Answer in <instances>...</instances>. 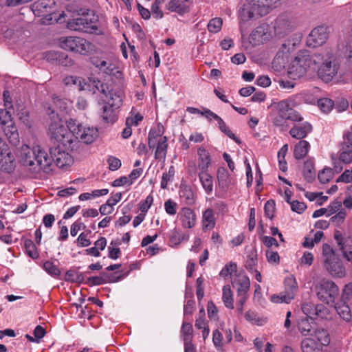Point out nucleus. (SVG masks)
Here are the masks:
<instances>
[{
	"mask_svg": "<svg viewBox=\"0 0 352 352\" xmlns=\"http://www.w3.org/2000/svg\"><path fill=\"white\" fill-rule=\"evenodd\" d=\"M67 25L68 28L72 30L82 31L85 32L92 33V30H97V28L91 24V21L85 16L70 20L68 21Z\"/></svg>",
	"mask_w": 352,
	"mask_h": 352,
	"instance_id": "obj_20",
	"label": "nucleus"
},
{
	"mask_svg": "<svg viewBox=\"0 0 352 352\" xmlns=\"http://www.w3.org/2000/svg\"><path fill=\"white\" fill-rule=\"evenodd\" d=\"M195 327L199 329H201L202 328L206 327L208 325L206 323L205 319V312L203 309H201L199 311V316L195 321Z\"/></svg>",
	"mask_w": 352,
	"mask_h": 352,
	"instance_id": "obj_62",
	"label": "nucleus"
},
{
	"mask_svg": "<svg viewBox=\"0 0 352 352\" xmlns=\"http://www.w3.org/2000/svg\"><path fill=\"white\" fill-rule=\"evenodd\" d=\"M298 329L304 336H313L315 331L314 327L308 320H301L298 324Z\"/></svg>",
	"mask_w": 352,
	"mask_h": 352,
	"instance_id": "obj_41",
	"label": "nucleus"
},
{
	"mask_svg": "<svg viewBox=\"0 0 352 352\" xmlns=\"http://www.w3.org/2000/svg\"><path fill=\"white\" fill-rule=\"evenodd\" d=\"M284 285V292L287 294L292 295V300H293L298 289V283L296 278L293 275L288 276L285 278Z\"/></svg>",
	"mask_w": 352,
	"mask_h": 352,
	"instance_id": "obj_34",
	"label": "nucleus"
},
{
	"mask_svg": "<svg viewBox=\"0 0 352 352\" xmlns=\"http://www.w3.org/2000/svg\"><path fill=\"white\" fill-rule=\"evenodd\" d=\"M314 292L321 302L333 305L338 296L339 288L333 280L322 278L315 285Z\"/></svg>",
	"mask_w": 352,
	"mask_h": 352,
	"instance_id": "obj_8",
	"label": "nucleus"
},
{
	"mask_svg": "<svg viewBox=\"0 0 352 352\" xmlns=\"http://www.w3.org/2000/svg\"><path fill=\"white\" fill-rule=\"evenodd\" d=\"M312 126L309 122H304L302 124H294L289 133L292 138L301 140L306 138L312 131Z\"/></svg>",
	"mask_w": 352,
	"mask_h": 352,
	"instance_id": "obj_22",
	"label": "nucleus"
},
{
	"mask_svg": "<svg viewBox=\"0 0 352 352\" xmlns=\"http://www.w3.org/2000/svg\"><path fill=\"white\" fill-rule=\"evenodd\" d=\"M72 149H68L62 146V144L55 145L50 148V155L49 156L52 159V162H54L57 166L63 168L67 166H69L73 159L69 154L68 151Z\"/></svg>",
	"mask_w": 352,
	"mask_h": 352,
	"instance_id": "obj_14",
	"label": "nucleus"
},
{
	"mask_svg": "<svg viewBox=\"0 0 352 352\" xmlns=\"http://www.w3.org/2000/svg\"><path fill=\"white\" fill-rule=\"evenodd\" d=\"M294 50V45L290 42L285 43L279 47L273 61L272 68L274 71L280 72L285 66L292 51Z\"/></svg>",
	"mask_w": 352,
	"mask_h": 352,
	"instance_id": "obj_15",
	"label": "nucleus"
},
{
	"mask_svg": "<svg viewBox=\"0 0 352 352\" xmlns=\"http://www.w3.org/2000/svg\"><path fill=\"white\" fill-rule=\"evenodd\" d=\"M9 123L10 124L4 128V133L10 142L13 145H16L19 142V134L15 124L12 121Z\"/></svg>",
	"mask_w": 352,
	"mask_h": 352,
	"instance_id": "obj_35",
	"label": "nucleus"
},
{
	"mask_svg": "<svg viewBox=\"0 0 352 352\" xmlns=\"http://www.w3.org/2000/svg\"><path fill=\"white\" fill-rule=\"evenodd\" d=\"M277 113L282 120H289L293 122H301L302 116L296 110L289 107L285 100L279 102L277 104Z\"/></svg>",
	"mask_w": 352,
	"mask_h": 352,
	"instance_id": "obj_17",
	"label": "nucleus"
},
{
	"mask_svg": "<svg viewBox=\"0 0 352 352\" xmlns=\"http://www.w3.org/2000/svg\"><path fill=\"white\" fill-rule=\"evenodd\" d=\"M92 63L98 69L107 74H113L116 69L115 63L109 58H94L92 59Z\"/></svg>",
	"mask_w": 352,
	"mask_h": 352,
	"instance_id": "obj_26",
	"label": "nucleus"
},
{
	"mask_svg": "<svg viewBox=\"0 0 352 352\" xmlns=\"http://www.w3.org/2000/svg\"><path fill=\"white\" fill-rule=\"evenodd\" d=\"M197 164L193 161L188 163V171L191 175H196L197 170L199 172L208 171L211 165L212 159L210 152L204 146H199L197 150Z\"/></svg>",
	"mask_w": 352,
	"mask_h": 352,
	"instance_id": "obj_12",
	"label": "nucleus"
},
{
	"mask_svg": "<svg viewBox=\"0 0 352 352\" xmlns=\"http://www.w3.org/2000/svg\"><path fill=\"white\" fill-rule=\"evenodd\" d=\"M335 309L338 315L345 321H349L351 318V310L347 304L343 302H338Z\"/></svg>",
	"mask_w": 352,
	"mask_h": 352,
	"instance_id": "obj_39",
	"label": "nucleus"
},
{
	"mask_svg": "<svg viewBox=\"0 0 352 352\" xmlns=\"http://www.w3.org/2000/svg\"><path fill=\"white\" fill-rule=\"evenodd\" d=\"M166 212L169 215H175L177 213V204L171 199H168L164 203Z\"/></svg>",
	"mask_w": 352,
	"mask_h": 352,
	"instance_id": "obj_60",
	"label": "nucleus"
},
{
	"mask_svg": "<svg viewBox=\"0 0 352 352\" xmlns=\"http://www.w3.org/2000/svg\"><path fill=\"white\" fill-rule=\"evenodd\" d=\"M157 147L155 153L156 159H165L167 151V138L165 136H162L160 134H157L155 131L151 130L148 133V142L149 148H153Z\"/></svg>",
	"mask_w": 352,
	"mask_h": 352,
	"instance_id": "obj_13",
	"label": "nucleus"
},
{
	"mask_svg": "<svg viewBox=\"0 0 352 352\" xmlns=\"http://www.w3.org/2000/svg\"><path fill=\"white\" fill-rule=\"evenodd\" d=\"M11 115L10 112L6 109L0 108V124L6 125L11 122Z\"/></svg>",
	"mask_w": 352,
	"mask_h": 352,
	"instance_id": "obj_64",
	"label": "nucleus"
},
{
	"mask_svg": "<svg viewBox=\"0 0 352 352\" xmlns=\"http://www.w3.org/2000/svg\"><path fill=\"white\" fill-rule=\"evenodd\" d=\"M60 47L65 50L87 55L95 49L91 42L81 37L67 36L60 38Z\"/></svg>",
	"mask_w": 352,
	"mask_h": 352,
	"instance_id": "obj_9",
	"label": "nucleus"
},
{
	"mask_svg": "<svg viewBox=\"0 0 352 352\" xmlns=\"http://www.w3.org/2000/svg\"><path fill=\"white\" fill-rule=\"evenodd\" d=\"M268 32V27L265 25L258 26L254 31L252 32L250 36V41L254 45H258L267 41L270 38Z\"/></svg>",
	"mask_w": 352,
	"mask_h": 352,
	"instance_id": "obj_23",
	"label": "nucleus"
},
{
	"mask_svg": "<svg viewBox=\"0 0 352 352\" xmlns=\"http://www.w3.org/2000/svg\"><path fill=\"white\" fill-rule=\"evenodd\" d=\"M25 248L26 253L30 257L36 258L38 256L36 248L31 240H26L25 241Z\"/></svg>",
	"mask_w": 352,
	"mask_h": 352,
	"instance_id": "obj_53",
	"label": "nucleus"
},
{
	"mask_svg": "<svg viewBox=\"0 0 352 352\" xmlns=\"http://www.w3.org/2000/svg\"><path fill=\"white\" fill-rule=\"evenodd\" d=\"M177 219L184 228L190 229L196 224L197 214L193 209L184 207L178 212Z\"/></svg>",
	"mask_w": 352,
	"mask_h": 352,
	"instance_id": "obj_19",
	"label": "nucleus"
},
{
	"mask_svg": "<svg viewBox=\"0 0 352 352\" xmlns=\"http://www.w3.org/2000/svg\"><path fill=\"white\" fill-rule=\"evenodd\" d=\"M244 317L247 321L252 324L262 325L264 322V320L260 318L255 312L252 311H248Z\"/></svg>",
	"mask_w": 352,
	"mask_h": 352,
	"instance_id": "obj_48",
	"label": "nucleus"
},
{
	"mask_svg": "<svg viewBox=\"0 0 352 352\" xmlns=\"http://www.w3.org/2000/svg\"><path fill=\"white\" fill-rule=\"evenodd\" d=\"M274 210H275V204L274 201L269 200L267 201L264 206V210H265V214L267 217H268L270 219H272L274 217Z\"/></svg>",
	"mask_w": 352,
	"mask_h": 352,
	"instance_id": "obj_59",
	"label": "nucleus"
},
{
	"mask_svg": "<svg viewBox=\"0 0 352 352\" xmlns=\"http://www.w3.org/2000/svg\"><path fill=\"white\" fill-rule=\"evenodd\" d=\"M235 274H237L236 264L233 262H230L229 263L226 265L219 273L220 276L223 278H226L230 276L231 278L234 276Z\"/></svg>",
	"mask_w": 352,
	"mask_h": 352,
	"instance_id": "obj_44",
	"label": "nucleus"
},
{
	"mask_svg": "<svg viewBox=\"0 0 352 352\" xmlns=\"http://www.w3.org/2000/svg\"><path fill=\"white\" fill-rule=\"evenodd\" d=\"M280 0H241L238 8V19L241 31L242 23L257 20L268 14Z\"/></svg>",
	"mask_w": 352,
	"mask_h": 352,
	"instance_id": "obj_1",
	"label": "nucleus"
},
{
	"mask_svg": "<svg viewBox=\"0 0 352 352\" xmlns=\"http://www.w3.org/2000/svg\"><path fill=\"white\" fill-rule=\"evenodd\" d=\"M302 173L305 177L313 178L315 176L314 164L311 160L304 163Z\"/></svg>",
	"mask_w": 352,
	"mask_h": 352,
	"instance_id": "obj_49",
	"label": "nucleus"
},
{
	"mask_svg": "<svg viewBox=\"0 0 352 352\" xmlns=\"http://www.w3.org/2000/svg\"><path fill=\"white\" fill-rule=\"evenodd\" d=\"M318 343L319 346H327L330 342V338L327 331L324 329L315 330L314 336H311Z\"/></svg>",
	"mask_w": 352,
	"mask_h": 352,
	"instance_id": "obj_38",
	"label": "nucleus"
},
{
	"mask_svg": "<svg viewBox=\"0 0 352 352\" xmlns=\"http://www.w3.org/2000/svg\"><path fill=\"white\" fill-rule=\"evenodd\" d=\"M307 70L305 66H302L297 60H293L288 67L287 75L289 78L296 80L302 77Z\"/></svg>",
	"mask_w": 352,
	"mask_h": 352,
	"instance_id": "obj_28",
	"label": "nucleus"
},
{
	"mask_svg": "<svg viewBox=\"0 0 352 352\" xmlns=\"http://www.w3.org/2000/svg\"><path fill=\"white\" fill-rule=\"evenodd\" d=\"M339 161L344 164H349L352 162V146L341 144Z\"/></svg>",
	"mask_w": 352,
	"mask_h": 352,
	"instance_id": "obj_37",
	"label": "nucleus"
},
{
	"mask_svg": "<svg viewBox=\"0 0 352 352\" xmlns=\"http://www.w3.org/2000/svg\"><path fill=\"white\" fill-rule=\"evenodd\" d=\"M318 105L323 112L328 113L333 107V101L327 98H321L318 101Z\"/></svg>",
	"mask_w": 352,
	"mask_h": 352,
	"instance_id": "obj_51",
	"label": "nucleus"
},
{
	"mask_svg": "<svg viewBox=\"0 0 352 352\" xmlns=\"http://www.w3.org/2000/svg\"><path fill=\"white\" fill-rule=\"evenodd\" d=\"M180 198L186 204L192 205L195 201L194 193L190 188H184L179 190Z\"/></svg>",
	"mask_w": 352,
	"mask_h": 352,
	"instance_id": "obj_43",
	"label": "nucleus"
},
{
	"mask_svg": "<svg viewBox=\"0 0 352 352\" xmlns=\"http://www.w3.org/2000/svg\"><path fill=\"white\" fill-rule=\"evenodd\" d=\"M301 309L305 314L311 318L314 316H320V313L322 311V309H326V308L322 305H318L317 306H314V305L311 302H303L301 306Z\"/></svg>",
	"mask_w": 352,
	"mask_h": 352,
	"instance_id": "obj_32",
	"label": "nucleus"
},
{
	"mask_svg": "<svg viewBox=\"0 0 352 352\" xmlns=\"http://www.w3.org/2000/svg\"><path fill=\"white\" fill-rule=\"evenodd\" d=\"M192 326L190 323L184 322L181 329L183 340L186 341V339H188V340H192Z\"/></svg>",
	"mask_w": 352,
	"mask_h": 352,
	"instance_id": "obj_54",
	"label": "nucleus"
},
{
	"mask_svg": "<svg viewBox=\"0 0 352 352\" xmlns=\"http://www.w3.org/2000/svg\"><path fill=\"white\" fill-rule=\"evenodd\" d=\"M189 0H170L166 5V8L179 15H184L190 11L188 4Z\"/></svg>",
	"mask_w": 352,
	"mask_h": 352,
	"instance_id": "obj_24",
	"label": "nucleus"
},
{
	"mask_svg": "<svg viewBox=\"0 0 352 352\" xmlns=\"http://www.w3.org/2000/svg\"><path fill=\"white\" fill-rule=\"evenodd\" d=\"M53 103L54 105V107L53 108V109H52V107H48V113H47L49 115H51V116L53 115L52 113V111L53 110H54V111H55L56 109H63L66 108V104H67L66 102L57 96L53 98ZM56 113H57L54 112V114H56Z\"/></svg>",
	"mask_w": 352,
	"mask_h": 352,
	"instance_id": "obj_57",
	"label": "nucleus"
},
{
	"mask_svg": "<svg viewBox=\"0 0 352 352\" xmlns=\"http://www.w3.org/2000/svg\"><path fill=\"white\" fill-rule=\"evenodd\" d=\"M288 151V145L284 144L278 152V160L279 168L280 170L285 172L287 169V162L285 160V155Z\"/></svg>",
	"mask_w": 352,
	"mask_h": 352,
	"instance_id": "obj_42",
	"label": "nucleus"
},
{
	"mask_svg": "<svg viewBox=\"0 0 352 352\" xmlns=\"http://www.w3.org/2000/svg\"><path fill=\"white\" fill-rule=\"evenodd\" d=\"M69 127L73 132V137L75 142L80 139L85 144H91L94 142L98 136V131L94 126H89L78 123L77 121L70 119Z\"/></svg>",
	"mask_w": 352,
	"mask_h": 352,
	"instance_id": "obj_10",
	"label": "nucleus"
},
{
	"mask_svg": "<svg viewBox=\"0 0 352 352\" xmlns=\"http://www.w3.org/2000/svg\"><path fill=\"white\" fill-rule=\"evenodd\" d=\"M201 223L203 230H211L215 227L216 218L211 208H208L203 212Z\"/></svg>",
	"mask_w": 352,
	"mask_h": 352,
	"instance_id": "obj_29",
	"label": "nucleus"
},
{
	"mask_svg": "<svg viewBox=\"0 0 352 352\" xmlns=\"http://www.w3.org/2000/svg\"><path fill=\"white\" fill-rule=\"evenodd\" d=\"M0 166L6 172L12 171L15 167L14 157L8 145L0 138Z\"/></svg>",
	"mask_w": 352,
	"mask_h": 352,
	"instance_id": "obj_16",
	"label": "nucleus"
},
{
	"mask_svg": "<svg viewBox=\"0 0 352 352\" xmlns=\"http://www.w3.org/2000/svg\"><path fill=\"white\" fill-rule=\"evenodd\" d=\"M310 149V144L306 141L301 140L295 146L294 148V157L296 160L304 158Z\"/></svg>",
	"mask_w": 352,
	"mask_h": 352,
	"instance_id": "obj_31",
	"label": "nucleus"
},
{
	"mask_svg": "<svg viewBox=\"0 0 352 352\" xmlns=\"http://www.w3.org/2000/svg\"><path fill=\"white\" fill-rule=\"evenodd\" d=\"M50 116L51 122L49 124V134L51 140L55 145L62 144L68 149H74L75 139L73 137V132L69 127V120L66 122L60 118L58 113L54 114V110Z\"/></svg>",
	"mask_w": 352,
	"mask_h": 352,
	"instance_id": "obj_2",
	"label": "nucleus"
},
{
	"mask_svg": "<svg viewBox=\"0 0 352 352\" xmlns=\"http://www.w3.org/2000/svg\"><path fill=\"white\" fill-rule=\"evenodd\" d=\"M302 352H318L320 347L316 340L312 337L303 339L301 342Z\"/></svg>",
	"mask_w": 352,
	"mask_h": 352,
	"instance_id": "obj_36",
	"label": "nucleus"
},
{
	"mask_svg": "<svg viewBox=\"0 0 352 352\" xmlns=\"http://www.w3.org/2000/svg\"><path fill=\"white\" fill-rule=\"evenodd\" d=\"M175 175V169L173 166H170L168 172L164 173L162 177L161 188L165 189L169 182H170Z\"/></svg>",
	"mask_w": 352,
	"mask_h": 352,
	"instance_id": "obj_50",
	"label": "nucleus"
},
{
	"mask_svg": "<svg viewBox=\"0 0 352 352\" xmlns=\"http://www.w3.org/2000/svg\"><path fill=\"white\" fill-rule=\"evenodd\" d=\"M222 300L227 308L233 309L234 307V300L232 292L229 285H225L222 289Z\"/></svg>",
	"mask_w": 352,
	"mask_h": 352,
	"instance_id": "obj_40",
	"label": "nucleus"
},
{
	"mask_svg": "<svg viewBox=\"0 0 352 352\" xmlns=\"http://www.w3.org/2000/svg\"><path fill=\"white\" fill-rule=\"evenodd\" d=\"M199 178L204 190L208 195L211 194L213 190V180L208 171L199 172Z\"/></svg>",
	"mask_w": 352,
	"mask_h": 352,
	"instance_id": "obj_33",
	"label": "nucleus"
},
{
	"mask_svg": "<svg viewBox=\"0 0 352 352\" xmlns=\"http://www.w3.org/2000/svg\"><path fill=\"white\" fill-rule=\"evenodd\" d=\"M66 85L74 86L79 91L104 92V85L98 80L89 78L85 81L83 78L73 76H67L63 80Z\"/></svg>",
	"mask_w": 352,
	"mask_h": 352,
	"instance_id": "obj_11",
	"label": "nucleus"
},
{
	"mask_svg": "<svg viewBox=\"0 0 352 352\" xmlns=\"http://www.w3.org/2000/svg\"><path fill=\"white\" fill-rule=\"evenodd\" d=\"M223 21L221 18H214L208 23V29L210 32L217 33L219 32L222 27Z\"/></svg>",
	"mask_w": 352,
	"mask_h": 352,
	"instance_id": "obj_47",
	"label": "nucleus"
},
{
	"mask_svg": "<svg viewBox=\"0 0 352 352\" xmlns=\"http://www.w3.org/2000/svg\"><path fill=\"white\" fill-rule=\"evenodd\" d=\"M43 269L47 274L54 277H57L60 274L58 267L54 263L49 261L43 263Z\"/></svg>",
	"mask_w": 352,
	"mask_h": 352,
	"instance_id": "obj_46",
	"label": "nucleus"
},
{
	"mask_svg": "<svg viewBox=\"0 0 352 352\" xmlns=\"http://www.w3.org/2000/svg\"><path fill=\"white\" fill-rule=\"evenodd\" d=\"M270 300L274 303H289L292 300V295L287 294L283 292L278 294L272 295Z\"/></svg>",
	"mask_w": 352,
	"mask_h": 352,
	"instance_id": "obj_45",
	"label": "nucleus"
},
{
	"mask_svg": "<svg viewBox=\"0 0 352 352\" xmlns=\"http://www.w3.org/2000/svg\"><path fill=\"white\" fill-rule=\"evenodd\" d=\"M293 27L292 21L287 15L279 16L276 21L274 28L278 33H285Z\"/></svg>",
	"mask_w": 352,
	"mask_h": 352,
	"instance_id": "obj_30",
	"label": "nucleus"
},
{
	"mask_svg": "<svg viewBox=\"0 0 352 352\" xmlns=\"http://www.w3.org/2000/svg\"><path fill=\"white\" fill-rule=\"evenodd\" d=\"M107 86L104 85V88ZM104 94L107 99L103 103L101 111V117L106 123L113 124L118 118L119 109L122 104L123 94L121 92H116L113 90Z\"/></svg>",
	"mask_w": 352,
	"mask_h": 352,
	"instance_id": "obj_5",
	"label": "nucleus"
},
{
	"mask_svg": "<svg viewBox=\"0 0 352 352\" xmlns=\"http://www.w3.org/2000/svg\"><path fill=\"white\" fill-rule=\"evenodd\" d=\"M315 60L316 65H320L318 75L322 80L327 82L336 76L340 65L331 50L326 49L316 53Z\"/></svg>",
	"mask_w": 352,
	"mask_h": 352,
	"instance_id": "obj_4",
	"label": "nucleus"
},
{
	"mask_svg": "<svg viewBox=\"0 0 352 352\" xmlns=\"http://www.w3.org/2000/svg\"><path fill=\"white\" fill-rule=\"evenodd\" d=\"M222 333L218 329L214 330L212 333V342L217 349H220L222 347Z\"/></svg>",
	"mask_w": 352,
	"mask_h": 352,
	"instance_id": "obj_61",
	"label": "nucleus"
},
{
	"mask_svg": "<svg viewBox=\"0 0 352 352\" xmlns=\"http://www.w3.org/2000/svg\"><path fill=\"white\" fill-rule=\"evenodd\" d=\"M162 3V0H155L151 6V12L153 16L156 19H160L163 17V12L160 8V4Z\"/></svg>",
	"mask_w": 352,
	"mask_h": 352,
	"instance_id": "obj_58",
	"label": "nucleus"
},
{
	"mask_svg": "<svg viewBox=\"0 0 352 352\" xmlns=\"http://www.w3.org/2000/svg\"><path fill=\"white\" fill-rule=\"evenodd\" d=\"M232 287L236 288L237 294H247L250 282L249 278L244 273L235 274L232 278Z\"/></svg>",
	"mask_w": 352,
	"mask_h": 352,
	"instance_id": "obj_21",
	"label": "nucleus"
},
{
	"mask_svg": "<svg viewBox=\"0 0 352 352\" xmlns=\"http://www.w3.org/2000/svg\"><path fill=\"white\" fill-rule=\"evenodd\" d=\"M328 38V28L318 26L315 28L310 32L307 43L309 46L316 47L324 44Z\"/></svg>",
	"mask_w": 352,
	"mask_h": 352,
	"instance_id": "obj_18",
	"label": "nucleus"
},
{
	"mask_svg": "<svg viewBox=\"0 0 352 352\" xmlns=\"http://www.w3.org/2000/svg\"><path fill=\"white\" fill-rule=\"evenodd\" d=\"M267 260L270 263H278L280 260L279 255L277 252L268 249L265 252Z\"/></svg>",
	"mask_w": 352,
	"mask_h": 352,
	"instance_id": "obj_63",
	"label": "nucleus"
},
{
	"mask_svg": "<svg viewBox=\"0 0 352 352\" xmlns=\"http://www.w3.org/2000/svg\"><path fill=\"white\" fill-rule=\"evenodd\" d=\"M32 10L35 14H42L41 22L43 25H51L62 22L65 16L63 11L56 12L55 3L50 0H39L32 4Z\"/></svg>",
	"mask_w": 352,
	"mask_h": 352,
	"instance_id": "obj_6",
	"label": "nucleus"
},
{
	"mask_svg": "<svg viewBox=\"0 0 352 352\" xmlns=\"http://www.w3.org/2000/svg\"><path fill=\"white\" fill-rule=\"evenodd\" d=\"M20 161L23 165L29 166L36 170L38 166L39 169L47 171L52 165V159L46 151L38 145L30 147L28 144L22 145L20 151Z\"/></svg>",
	"mask_w": 352,
	"mask_h": 352,
	"instance_id": "obj_3",
	"label": "nucleus"
},
{
	"mask_svg": "<svg viewBox=\"0 0 352 352\" xmlns=\"http://www.w3.org/2000/svg\"><path fill=\"white\" fill-rule=\"evenodd\" d=\"M188 237H186L188 239ZM184 239H186V236L177 230H173L171 231L170 234V241L175 244L181 243Z\"/></svg>",
	"mask_w": 352,
	"mask_h": 352,
	"instance_id": "obj_55",
	"label": "nucleus"
},
{
	"mask_svg": "<svg viewBox=\"0 0 352 352\" xmlns=\"http://www.w3.org/2000/svg\"><path fill=\"white\" fill-rule=\"evenodd\" d=\"M322 256L324 267L329 275L334 278H343L346 276L345 267L327 243L322 245Z\"/></svg>",
	"mask_w": 352,
	"mask_h": 352,
	"instance_id": "obj_7",
	"label": "nucleus"
},
{
	"mask_svg": "<svg viewBox=\"0 0 352 352\" xmlns=\"http://www.w3.org/2000/svg\"><path fill=\"white\" fill-rule=\"evenodd\" d=\"M217 177L218 186L223 190H227L232 184V178L230 177L228 170L224 167L218 168Z\"/></svg>",
	"mask_w": 352,
	"mask_h": 352,
	"instance_id": "obj_27",
	"label": "nucleus"
},
{
	"mask_svg": "<svg viewBox=\"0 0 352 352\" xmlns=\"http://www.w3.org/2000/svg\"><path fill=\"white\" fill-rule=\"evenodd\" d=\"M120 249L119 248L117 243H114L113 241L111 242L108 247V256L111 259H117L120 255Z\"/></svg>",
	"mask_w": 352,
	"mask_h": 352,
	"instance_id": "obj_56",
	"label": "nucleus"
},
{
	"mask_svg": "<svg viewBox=\"0 0 352 352\" xmlns=\"http://www.w3.org/2000/svg\"><path fill=\"white\" fill-rule=\"evenodd\" d=\"M333 177V173L331 168H324L318 173V179L322 184L329 182Z\"/></svg>",
	"mask_w": 352,
	"mask_h": 352,
	"instance_id": "obj_52",
	"label": "nucleus"
},
{
	"mask_svg": "<svg viewBox=\"0 0 352 352\" xmlns=\"http://www.w3.org/2000/svg\"><path fill=\"white\" fill-rule=\"evenodd\" d=\"M294 60H297L298 63L302 66H305L308 69H311L313 70L316 68V61H315V54L310 55L309 52L307 50L300 51L297 56L294 58Z\"/></svg>",
	"mask_w": 352,
	"mask_h": 352,
	"instance_id": "obj_25",
	"label": "nucleus"
}]
</instances>
